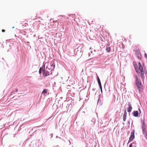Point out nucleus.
<instances>
[{
  "instance_id": "nucleus-1",
  "label": "nucleus",
  "mask_w": 147,
  "mask_h": 147,
  "mask_svg": "<svg viewBox=\"0 0 147 147\" xmlns=\"http://www.w3.org/2000/svg\"><path fill=\"white\" fill-rule=\"evenodd\" d=\"M137 64H135L134 65L136 72L138 73H140V72L141 73L140 76L143 79L144 78L143 68L141 63L140 62L138 63V67H137Z\"/></svg>"
},
{
  "instance_id": "nucleus-2",
  "label": "nucleus",
  "mask_w": 147,
  "mask_h": 147,
  "mask_svg": "<svg viewBox=\"0 0 147 147\" xmlns=\"http://www.w3.org/2000/svg\"><path fill=\"white\" fill-rule=\"evenodd\" d=\"M55 65L53 63L49 62H45L44 64V68L46 67V69L52 72L55 68Z\"/></svg>"
},
{
  "instance_id": "nucleus-3",
  "label": "nucleus",
  "mask_w": 147,
  "mask_h": 147,
  "mask_svg": "<svg viewBox=\"0 0 147 147\" xmlns=\"http://www.w3.org/2000/svg\"><path fill=\"white\" fill-rule=\"evenodd\" d=\"M135 76L136 79L135 83L136 86L139 89V90L140 91L141 89V81L138 78L137 75H135Z\"/></svg>"
},
{
  "instance_id": "nucleus-4",
  "label": "nucleus",
  "mask_w": 147,
  "mask_h": 147,
  "mask_svg": "<svg viewBox=\"0 0 147 147\" xmlns=\"http://www.w3.org/2000/svg\"><path fill=\"white\" fill-rule=\"evenodd\" d=\"M43 76L44 77H46L49 75L50 74H52V72L51 71L48 70L46 69H44L43 71Z\"/></svg>"
},
{
  "instance_id": "nucleus-5",
  "label": "nucleus",
  "mask_w": 147,
  "mask_h": 147,
  "mask_svg": "<svg viewBox=\"0 0 147 147\" xmlns=\"http://www.w3.org/2000/svg\"><path fill=\"white\" fill-rule=\"evenodd\" d=\"M134 131L135 130H134L132 132H131V135L129 138L128 143H130L135 138L134 136Z\"/></svg>"
},
{
  "instance_id": "nucleus-6",
  "label": "nucleus",
  "mask_w": 147,
  "mask_h": 147,
  "mask_svg": "<svg viewBox=\"0 0 147 147\" xmlns=\"http://www.w3.org/2000/svg\"><path fill=\"white\" fill-rule=\"evenodd\" d=\"M128 106L129 107L127 108V111L129 113L131 112L132 109L131 104H130L129 102L128 103Z\"/></svg>"
},
{
  "instance_id": "nucleus-7",
  "label": "nucleus",
  "mask_w": 147,
  "mask_h": 147,
  "mask_svg": "<svg viewBox=\"0 0 147 147\" xmlns=\"http://www.w3.org/2000/svg\"><path fill=\"white\" fill-rule=\"evenodd\" d=\"M133 115L135 117H137L138 116L139 113L138 111H134L133 112Z\"/></svg>"
},
{
  "instance_id": "nucleus-8",
  "label": "nucleus",
  "mask_w": 147,
  "mask_h": 147,
  "mask_svg": "<svg viewBox=\"0 0 147 147\" xmlns=\"http://www.w3.org/2000/svg\"><path fill=\"white\" fill-rule=\"evenodd\" d=\"M48 90L47 89H44L42 93V95H45V94H47V92Z\"/></svg>"
},
{
  "instance_id": "nucleus-9",
  "label": "nucleus",
  "mask_w": 147,
  "mask_h": 147,
  "mask_svg": "<svg viewBox=\"0 0 147 147\" xmlns=\"http://www.w3.org/2000/svg\"><path fill=\"white\" fill-rule=\"evenodd\" d=\"M54 22V21L53 19H51L50 20V22L51 23L50 24L51 25H52L53 24V23Z\"/></svg>"
},
{
  "instance_id": "nucleus-10",
  "label": "nucleus",
  "mask_w": 147,
  "mask_h": 147,
  "mask_svg": "<svg viewBox=\"0 0 147 147\" xmlns=\"http://www.w3.org/2000/svg\"><path fill=\"white\" fill-rule=\"evenodd\" d=\"M106 50L108 52H110L111 50V48L110 47H107Z\"/></svg>"
},
{
  "instance_id": "nucleus-11",
  "label": "nucleus",
  "mask_w": 147,
  "mask_h": 147,
  "mask_svg": "<svg viewBox=\"0 0 147 147\" xmlns=\"http://www.w3.org/2000/svg\"><path fill=\"white\" fill-rule=\"evenodd\" d=\"M142 130L143 132V134H144V133H146V131L145 129V128H144L143 127H142Z\"/></svg>"
},
{
  "instance_id": "nucleus-12",
  "label": "nucleus",
  "mask_w": 147,
  "mask_h": 147,
  "mask_svg": "<svg viewBox=\"0 0 147 147\" xmlns=\"http://www.w3.org/2000/svg\"><path fill=\"white\" fill-rule=\"evenodd\" d=\"M42 71H43V68L41 67L40 68L39 70V74H41L42 72Z\"/></svg>"
},
{
  "instance_id": "nucleus-13",
  "label": "nucleus",
  "mask_w": 147,
  "mask_h": 147,
  "mask_svg": "<svg viewBox=\"0 0 147 147\" xmlns=\"http://www.w3.org/2000/svg\"><path fill=\"white\" fill-rule=\"evenodd\" d=\"M97 80L98 84H101L100 80L98 76H97Z\"/></svg>"
},
{
  "instance_id": "nucleus-14",
  "label": "nucleus",
  "mask_w": 147,
  "mask_h": 147,
  "mask_svg": "<svg viewBox=\"0 0 147 147\" xmlns=\"http://www.w3.org/2000/svg\"><path fill=\"white\" fill-rule=\"evenodd\" d=\"M127 116L123 115V119L124 121H125L126 120Z\"/></svg>"
},
{
  "instance_id": "nucleus-15",
  "label": "nucleus",
  "mask_w": 147,
  "mask_h": 147,
  "mask_svg": "<svg viewBox=\"0 0 147 147\" xmlns=\"http://www.w3.org/2000/svg\"><path fill=\"white\" fill-rule=\"evenodd\" d=\"M133 144H135V143H133V144H131L129 146V147H133V146L134 145H133Z\"/></svg>"
},
{
  "instance_id": "nucleus-16",
  "label": "nucleus",
  "mask_w": 147,
  "mask_h": 147,
  "mask_svg": "<svg viewBox=\"0 0 147 147\" xmlns=\"http://www.w3.org/2000/svg\"><path fill=\"white\" fill-rule=\"evenodd\" d=\"M123 115L127 116V112L125 110L124 112Z\"/></svg>"
},
{
  "instance_id": "nucleus-17",
  "label": "nucleus",
  "mask_w": 147,
  "mask_h": 147,
  "mask_svg": "<svg viewBox=\"0 0 147 147\" xmlns=\"http://www.w3.org/2000/svg\"><path fill=\"white\" fill-rule=\"evenodd\" d=\"M142 127H144L145 126V124L144 122H142Z\"/></svg>"
},
{
  "instance_id": "nucleus-18",
  "label": "nucleus",
  "mask_w": 147,
  "mask_h": 147,
  "mask_svg": "<svg viewBox=\"0 0 147 147\" xmlns=\"http://www.w3.org/2000/svg\"><path fill=\"white\" fill-rule=\"evenodd\" d=\"M92 122H93V123H92V124H94V121H95V120L94 119H92Z\"/></svg>"
},
{
  "instance_id": "nucleus-19",
  "label": "nucleus",
  "mask_w": 147,
  "mask_h": 147,
  "mask_svg": "<svg viewBox=\"0 0 147 147\" xmlns=\"http://www.w3.org/2000/svg\"><path fill=\"white\" fill-rule=\"evenodd\" d=\"M99 87H100V88L101 91H102V88L101 84H99Z\"/></svg>"
},
{
  "instance_id": "nucleus-20",
  "label": "nucleus",
  "mask_w": 147,
  "mask_h": 147,
  "mask_svg": "<svg viewBox=\"0 0 147 147\" xmlns=\"http://www.w3.org/2000/svg\"><path fill=\"white\" fill-rule=\"evenodd\" d=\"M144 134L145 135V137L146 138V139H147V134L146 133H144Z\"/></svg>"
},
{
  "instance_id": "nucleus-21",
  "label": "nucleus",
  "mask_w": 147,
  "mask_h": 147,
  "mask_svg": "<svg viewBox=\"0 0 147 147\" xmlns=\"http://www.w3.org/2000/svg\"><path fill=\"white\" fill-rule=\"evenodd\" d=\"M127 125H128L129 126V124H130V121H129L128 120V122H127Z\"/></svg>"
},
{
  "instance_id": "nucleus-22",
  "label": "nucleus",
  "mask_w": 147,
  "mask_h": 147,
  "mask_svg": "<svg viewBox=\"0 0 147 147\" xmlns=\"http://www.w3.org/2000/svg\"><path fill=\"white\" fill-rule=\"evenodd\" d=\"M100 102H99V101L97 102V105H98L99 103L100 104Z\"/></svg>"
},
{
  "instance_id": "nucleus-23",
  "label": "nucleus",
  "mask_w": 147,
  "mask_h": 147,
  "mask_svg": "<svg viewBox=\"0 0 147 147\" xmlns=\"http://www.w3.org/2000/svg\"><path fill=\"white\" fill-rule=\"evenodd\" d=\"M2 31L3 32H4L5 31V30H4V29H3L2 30Z\"/></svg>"
},
{
  "instance_id": "nucleus-24",
  "label": "nucleus",
  "mask_w": 147,
  "mask_h": 147,
  "mask_svg": "<svg viewBox=\"0 0 147 147\" xmlns=\"http://www.w3.org/2000/svg\"><path fill=\"white\" fill-rule=\"evenodd\" d=\"M18 91V89H15V91L16 92H17Z\"/></svg>"
},
{
  "instance_id": "nucleus-25",
  "label": "nucleus",
  "mask_w": 147,
  "mask_h": 147,
  "mask_svg": "<svg viewBox=\"0 0 147 147\" xmlns=\"http://www.w3.org/2000/svg\"><path fill=\"white\" fill-rule=\"evenodd\" d=\"M80 56H81V55H82V53H81V51H80Z\"/></svg>"
},
{
  "instance_id": "nucleus-26",
  "label": "nucleus",
  "mask_w": 147,
  "mask_h": 147,
  "mask_svg": "<svg viewBox=\"0 0 147 147\" xmlns=\"http://www.w3.org/2000/svg\"><path fill=\"white\" fill-rule=\"evenodd\" d=\"M78 51H77L76 52V55H77V53H78Z\"/></svg>"
},
{
  "instance_id": "nucleus-27",
  "label": "nucleus",
  "mask_w": 147,
  "mask_h": 147,
  "mask_svg": "<svg viewBox=\"0 0 147 147\" xmlns=\"http://www.w3.org/2000/svg\"><path fill=\"white\" fill-rule=\"evenodd\" d=\"M145 55L146 57V53H145Z\"/></svg>"
},
{
  "instance_id": "nucleus-28",
  "label": "nucleus",
  "mask_w": 147,
  "mask_h": 147,
  "mask_svg": "<svg viewBox=\"0 0 147 147\" xmlns=\"http://www.w3.org/2000/svg\"><path fill=\"white\" fill-rule=\"evenodd\" d=\"M58 138V136H56V138Z\"/></svg>"
},
{
  "instance_id": "nucleus-29",
  "label": "nucleus",
  "mask_w": 147,
  "mask_h": 147,
  "mask_svg": "<svg viewBox=\"0 0 147 147\" xmlns=\"http://www.w3.org/2000/svg\"><path fill=\"white\" fill-rule=\"evenodd\" d=\"M58 103H59V102H56Z\"/></svg>"
},
{
  "instance_id": "nucleus-30",
  "label": "nucleus",
  "mask_w": 147,
  "mask_h": 147,
  "mask_svg": "<svg viewBox=\"0 0 147 147\" xmlns=\"http://www.w3.org/2000/svg\"><path fill=\"white\" fill-rule=\"evenodd\" d=\"M133 121H132V124H133Z\"/></svg>"
},
{
  "instance_id": "nucleus-31",
  "label": "nucleus",
  "mask_w": 147,
  "mask_h": 147,
  "mask_svg": "<svg viewBox=\"0 0 147 147\" xmlns=\"http://www.w3.org/2000/svg\"><path fill=\"white\" fill-rule=\"evenodd\" d=\"M51 135H51V136H51V137H52V136H53L52 134H51Z\"/></svg>"
},
{
  "instance_id": "nucleus-32",
  "label": "nucleus",
  "mask_w": 147,
  "mask_h": 147,
  "mask_svg": "<svg viewBox=\"0 0 147 147\" xmlns=\"http://www.w3.org/2000/svg\"><path fill=\"white\" fill-rule=\"evenodd\" d=\"M51 135H51V136H51V137H52V136H53L52 134H51Z\"/></svg>"
},
{
  "instance_id": "nucleus-33",
  "label": "nucleus",
  "mask_w": 147,
  "mask_h": 147,
  "mask_svg": "<svg viewBox=\"0 0 147 147\" xmlns=\"http://www.w3.org/2000/svg\"><path fill=\"white\" fill-rule=\"evenodd\" d=\"M134 147H136V146H134Z\"/></svg>"
}]
</instances>
